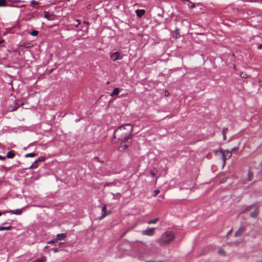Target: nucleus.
Listing matches in <instances>:
<instances>
[{"instance_id":"1","label":"nucleus","mask_w":262,"mask_h":262,"mask_svg":"<svg viewBox=\"0 0 262 262\" xmlns=\"http://www.w3.org/2000/svg\"><path fill=\"white\" fill-rule=\"evenodd\" d=\"M133 127L129 124H126L118 127L114 133L115 138L120 141L119 150L122 151L125 150L128 146V140L132 136Z\"/></svg>"},{"instance_id":"2","label":"nucleus","mask_w":262,"mask_h":262,"mask_svg":"<svg viewBox=\"0 0 262 262\" xmlns=\"http://www.w3.org/2000/svg\"><path fill=\"white\" fill-rule=\"evenodd\" d=\"M173 238V233L171 231H167L162 235L161 241L162 243H167L171 241Z\"/></svg>"},{"instance_id":"3","label":"nucleus","mask_w":262,"mask_h":262,"mask_svg":"<svg viewBox=\"0 0 262 262\" xmlns=\"http://www.w3.org/2000/svg\"><path fill=\"white\" fill-rule=\"evenodd\" d=\"M221 151L222 152V157L224 161V166L225 165L226 160L229 159L232 156V152L231 151L228 150L223 151L222 149L221 150Z\"/></svg>"},{"instance_id":"4","label":"nucleus","mask_w":262,"mask_h":262,"mask_svg":"<svg viewBox=\"0 0 262 262\" xmlns=\"http://www.w3.org/2000/svg\"><path fill=\"white\" fill-rule=\"evenodd\" d=\"M25 208H23L21 209H17L15 210H10L9 211H4L3 212L4 214L7 213H10L11 214H15V215H20L22 214L23 210H24Z\"/></svg>"},{"instance_id":"5","label":"nucleus","mask_w":262,"mask_h":262,"mask_svg":"<svg viewBox=\"0 0 262 262\" xmlns=\"http://www.w3.org/2000/svg\"><path fill=\"white\" fill-rule=\"evenodd\" d=\"M110 58L111 60L113 61H116L117 60H120L122 59V56L120 55V54L119 52H115L113 53L111 56Z\"/></svg>"},{"instance_id":"6","label":"nucleus","mask_w":262,"mask_h":262,"mask_svg":"<svg viewBox=\"0 0 262 262\" xmlns=\"http://www.w3.org/2000/svg\"><path fill=\"white\" fill-rule=\"evenodd\" d=\"M155 228H151L142 231V233L143 235L151 236L154 234Z\"/></svg>"},{"instance_id":"7","label":"nucleus","mask_w":262,"mask_h":262,"mask_svg":"<svg viewBox=\"0 0 262 262\" xmlns=\"http://www.w3.org/2000/svg\"><path fill=\"white\" fill-rule=\"evenodd\" d=\"M145 13V11L143 9H138L136 11V15L138 17H141Z\"/></svg>"},{"instance_id":"8","label":"nucleus","mask_w":262,"mask_h":262,"mask_svg":"<svg viewBox=\"0 0 262 262\" xmlns=\"http://www.w3.org/2000/svg\"><path fill=\"white\" fill-rule=\"evenodd\" d=\"M102 214L99 217L100 220H102L106 215V205H104L103 206L102 209Z\"/></svg>"},{"instance_id":"9","label":"nucleus","mask_w":262,"mask_h":262,"mask_svg":"<svg viewBox=\"0 0 262 262\" xmlns=\"http://www.w3.org/2000/svg\"><path fill=\"white\" fill-rule=\"evenodd\" d=\"M245 231V229L243 227H241L238 229V230L235 233L234 236L235 237L239 236L242 235Z\"/></svg>"},{"instance_id":"10","label":"nucleus","mask_w":262,"mask_h":262,"mask_svg":"<svg viewBox=\"0 0 262 262\" xmlns=\"http://www.w3.org/2000/svg\"><path fill=\"white\" fill-rule=\"evenodd\" d=\"M67 236V234L66 233L58 234L57 235V238L56 239H58V240H61L64 239Z\"/></svg>"},{"instance_id":"11","label":"nucleus","mask_w":262,"mask_h":262,"mask_svg":"<svg viewBox=\"0 0 262 262\" xmlns=\"http://www.w3.org/2000/svg\"><path fill=\"white\" fill-rule=\"evenodd\" d=\"M119 92H120V89L119 88H116L113 90V91L112 93L111 94V96L112 97H113L114 96H116V95H118Z\"/></svg>"},{"instance_id":"12","label":"nucleus","mask_w":262,"mask_h":262,"mask_svg":"<svg viewBox=\"0 0 262 262\" xmlns=\"http://www.w3.org/2000/svg\"><path fill=\"white\" fill-rule=\"evenodd\" d=\"M44 17L49 20L52 19V16L48 12H45Z\"/></svg>"},{"instance_id":"13","label":"nucleus","mask_w":262,"mask_h":262,"mask_svg":"<svg viewBox=\"0 0 262 262\" xmlns=\"http://www.w3.org/2000/svg\"><path fill=\"white\" fill-rule=\"evenodd\" d=\"M14 156H15V154L13 152V151H9L7 154V157L8 158L12 159V158H13L14 157Z\"/></svg>"},{"instance_id":"14","label":"nucleus","mask_w":262,"mask_h":262,"mask_svg":"<svg viewBox=\"0 0 262 262\" xmlns=\"http://www.w3.org/2000/svg\"><path fill=\"white\" fill-rule=\"evenodd\" d=\"M12 228L11 226H8L6 227L1 226L0 227V231H3V230H9Z\"/></svg>"},{"instance_id":"15","label":"nucleus","mask_w":262,"mask_h":262,"mask_svg":"<svg viewBox=\"0 0 262 262\" xmlns=\"http://www.w3.org/2000/svg\"><path fill=\"white\" fill-rule=\"evenodd\" d=\"M158 221V219L156 218L153 220L148 221L147 223L149 224H155L157 223Z\"/></svg>"},{"instance_id":"16","label":"nucleus","mask_w":262,"mask_h":262,"mask_svg":"<svg viewBox=\"0 0 262 262\" xmlns=\"http://www.w3.org/2000/svg\"><path fill=\"white\" fill-rule=\"evenodd\" d=\"M6 0H0V7L6 6Z\"/></svg>"},{"instance_id":"17","label":"nucleus","mask_w":262,"mask_h":262,"mask_svg":"<svg viewBox=\"0 0 262 262\" xmlns=\"http://www.w3.org/2000/svg\"><path fill=\"white\" fill-rule=\"evenodd\" d=\"M35 156V154L34 152L29 153L25 155L26 158L34 157Z\"/></svg>"},{"instance_id":"18","label":"nucleus","mask_w":262,"mask_h":262,"mask_svg":"<svg viewBox=\"0 0 262 262\" xmlns=\"http://www.w3.org/2000/svg\"><path fill=\"white\" fill-rule=\"evenodd\" d=\"M30 3H31V5L32 6L34 7V5H39V2L35 1V0H32L31 2H30Z\"/></svg>"},{"instance_id":"19","label":"nucleus","mask_w":262,"mask_h":262,"mask_svg":"<svg viewBox=\"0 0 262 262\" xmlns=\"http://www.w3.org/2000/svg\"><path fill=\"white\" fill-rule=\"evenodd\" d=\"M257 214V210H255L253 212H252L251 214H250V216L252 217H255Z\"/></svg>"},{"instance_id":"20","label":"nucleus","mask_w":262,"mask_h":262,"mask_svg":"<svg viewBox=\"0 0 262 262\" xmlns=\"http://www.w3.org/2000/svg\"><path fill=\"white\" fill-rule=\"evenodd\" d=\"M38 33V32L36 30H33V31H32L31 33H30V34L32 35V36H36L37 35Z\"/></svg>"},{"instance_id":"21","label":"nucleus","mask_w":262,"mask_h":262,"mask_svg":"<svg viewBox=\"0 0 262 262\" xmlns=\"http://www.w3.org/2000/svg\"><path fill=\"white\" fill-rule=\"evenodd\" d=\"M57 241H58V239L55 238V239H54L53 240H51V241H48V244H53V243H55V242H56Z\"/></svg>"},{"instance_id":"22","label":"nucleus","mask_w":262,"mask_h":262,"mask_svg":"<svg viewBox=\"0 0 262 262\" xmlns=\"http://www.w3.org/2000/svg\"><path fill=\"white\" fill-rule=\"evenodd\" d=\"M240 76L241 77L244 78H247L248 76L247 74L245 72H242L240 74Z\"/></svg>"},{"instance_id":"23","label":"nucleus","mask_w":262,"mask_h":262,"mask_svg":"<svg viewBox=\"0 0 262 262\" xmlns=\"http://www.w3.org/2000/svg\"><path fill=\"white\" fill-rule=\"evenodd\" d=\"M253 175L252 173H250L249 172L248 173V180L249 181H250L252 180V177Z\"/></svg>"},{"instance_id":"24","label":"nucleus","mask_w":262,"mask_h":262,"mask_svg":"<svg viewBox=\"0 0 262 262\" xmlns=\"http://www.w3.org/2000/svg\"><path fill=\"white\" fill-rule=\"evenodd\" d=\"M37 161H35L32 164V165L30 167V168H35L37 167Z\"/></svg>"},{"instance_id":"25","label":"nucleus","mask_w":262,"mask_h":262,"mask_svg":"<svg viewBox=\"0 0 262 262\" xmlns=\"http://www.w3.org/2000/svg\"><path fill=\"white\" fill-rule=\"evenodd\" d=\"M150 173L152 177H155L156 175V173L152 170L150 171Z\"/></svg>"},{"instance_id":"26","label":"nucleus","mask_w":262,"mask_h":262,"mask_svg":"<svg viewBox=\"0 0 262 262\" xmlns=\"http://www.w3.org/2000/svg\"><path fill=\"white\" fill-rule=\"evenodd\" d=\"M160 192V190L157 189V190H156L155 191H154V196H156L158 194H159Z\"/></svg>"},{"instance_id":"27","label":"nucleus","mask_w":262,"mask_h":262,"mask_svg":"<svg viewBox=\"0 0 262 262\" xmlns=\"http://www.w3.org/2000/svg\"><path fill=\"white\" fill-rule=\"evenodd\" d=\"M52 250L54 253H57L59 251V249L58 248H53V249H52Z\"/></svg>"},{"instance_id":"28","label":"nucleus","mask_w":262,"mask_h":262,"mask_svg":"<svg viewBox=\"0 0 262 262\" xmlns=\"http://www.w3.org/2000/svg\"><path fill=\"white\" fill-rule=\"evenodd\" d=\"M222 133H223V138H224V140H225L226 139V136H225V129L223 130Z\"/></svg>"},{"instance_id":"29","label":"nucleus","mask_w":262,"mask_h":262,"mask_svg":"<svg viewBox=\"0 0 262 262\" xmlns=\"http://www.w3.org/2000/svg\"><path fill=\"white\" fill-rule=\"evenodd\" d=\"M218 253L219 254H224V251L223 250L220 249L218 251Z\"/></svg>"},{"instance_id":"30","label":"nucleus","mask_w":262,"mask_h":262,"mask_svg":"<svg viewBox=\"0 0 262 262\" xmlns=\"http://www.w3.org/2000/svg\"><path fill=\"white\" fill-rule=\"evenodd\" d=\"M5 159H6L5 157H3L2 156H0V160L4 161V160H5Z\"/></svg>"},{"instance_id":"31","label":"nucleus","mask_w":262,"mask_h":262,"mask_svg":"<svg viewBox=\"0 0 262 262\" xmlns=\"http://www.w3.org/2000/svg\"><path fill=\"white\" fill-rule=\"evenodd\" d=\"M43 159V158L40 157L36 161H37V162H38V161H42Z\"/></svg>"},{"instance_id":"32","label":"nucleus","mask_w":262,"mask_h":262,"mask_svg":"<svg viewBox=\"0 0 262 262\" xmlns=\"http://www.w3.org/2000/svg\"><path fill=\"white\" fill-rule=\"evenodd\" d=\"M76 21H77V23H77V25H75V26H76V27H77L78 26V25L80 24V21H79V20L78 19H77V20H76Z\"/></svg>"},{"instance_id":"33","label":"nucleus","mask_w":262,"mask_h":262,"mask_svg":"<svg viewBox=\"0 0 262 262\" xmlns=\"http://www.w3.org/2000/svg\"><path fill=\"white\" fill-rule=\"evenodd\" d=\"M257 48H258V49H259V50L262 49V44L259 45V46H258Z\"/></svg>"},{"instance_id":"34","label":"nucleus","mask_w":262,"mask_h":262,"mask_svg":"<svg viewBox=\"0 0 262 262\" xmlns=\"http://www.w3.org/2000/svg\"><path fill=\"white\" fill-rule=\"evenodd\" d=\"M237 149H238V147H235L232 148L231 151H234V150H236Z\"/></svg>"},{"instance_id":"35","label":"nucleus","mask_w":262,"mask_h":262,"mask_svg":"<svg viewBox=\"0 0 262 262\" xmlns=\"http://www.w3.org/2000/svg\"><path fill=\"white\" fill-rule=\"evenodd\" d=\"M195 7V4H192L191 6L190 7V8H193Z\"/></svg>"},{"instance_id":"36","label":"nucleus","mask_w":262,"mask_h":262,"mask_svg":"<svg viewBox=\"0 0 262 262\" xmlns=\"http://www.w3.org/2000/svg\"><path fill=\"white\" fill-rule=\"evenodd\" d=\"M168 95V92L166 91L165 92V96H167Z\"/></svg>"},{"instance_id":"37","label":"nucleus","mask_w":262,"mask_h":262,"mask_svg":"<svg viewBox=\"0 0 262 262\" xmlns=\"http://www.w3.org/2000/svg\"><path fill=\"white\" fill-rule=\"evenodd\" d=\"M3 214H4L3 212H0V216H1Z\"/></svg>"},{"instance_id":"38","label":"nucleus","mask_w":262,"mask_h":262,"mask_svg":"<svg viewBox=\"0 0 262 262\" xmlns=\"http://www.w3.org/2000/svg\"><path fill=\"white\" fill-rule=\"evenodd\" d=\"M231 233V231H229L228 233H227V235H229L230 233Z\"/></svg>"},{"instance_id":"39","label":"nucleus","mask_w":262,"mask_h":262,"mask_svg":"<svg viewBox=\"0 0 262 262\" xmlns=\"http://www.w3.org/2000/svg\"><path fill=\"white\" fill-rule=\"evenodd\" d=\"M95 159L96 160L98 161V158H97V157H95Z\"/></svg>"},{"instance_id":"40","label":"nucleus","mask_w":262,"mask_h":262,"mask_svg":"<svg viewBox=\"0 0 262 262\" xmlns=\"http://www.w3.org/2000/svg\"><path fill=\"white\" fill-rule=\"evenodd\" d=\"M84 23H85V24H89V22H85V21H84Z\"/></svg>"},{"instance_id":"41","label":"nucleus","mask_w":262,"mask_h":262,"mask_svg":"<svg viewBox=\"0 0 262 262\" xmlns=\"http://www.w3.org/2000/svg\"><path fill=\"white\" fill-rule=\"evenodd\" d=\"M84 23H85V24H89V22H85V21H84Z\"/></svg>"},{"instance_id":"42","label":"nucleus","mask_w":262,"mask_h":262,"mask_svg":"<svg viewBox=\"0 0 262 262\" xmlns=\"http://www.w3.org/2000/svg\"><path fill=\"white\" fill-rule=\"evenodd\" d=\"M84 23H85V24H89V22H85V21H84Z\"/></svg>"},{"instance_id":"43","label":"nucleus","mask_w":262,"mask_h":262,"mask_svg":"<svg viewBox=\"0 0 262 262\" xmlns=\"http://www.w3.org/2000/svg\"><path fill=\"white\" fill-rule=\"evenodd\" d=\"M47 248H48V246H46V247H45V249H47Z\"/></svg>"},{"instance_id":"44","label":"nucleus","mask_w":262,"mask_h":262,"mask_svg":"<svg viewBox=\"0 0 262 262\" xmlns=\"http://www.w3.org/2000/svg\"><path fill=\"white\" fill-rule=\"evenodd\" d=\"M261 1H262V0H260Z\"/></svg>"}]
</instances>
